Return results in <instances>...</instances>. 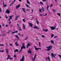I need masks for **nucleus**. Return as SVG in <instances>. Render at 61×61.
<instances>
[{
    "label": "nucleus",
    "instance_id": "f257e3e1",
    "mask_svg": "<svg viewBox=\"0 0 61 61\" xmlns=\"http://www.w3.org/2000/svg\"><path fill=\"white\" fill-rule=\"evenodd\" d=\"M53 46H50L48 47H46V48L48 49L46 50V51H49L50 50H51Z\"/></svg>",
    "mask_w": 61,
    "mask_h": 61
},
{
    "label": "nucleus",
    "instance_id": "f03ea898",
    "mask_svg": "<svg viewBox=\"0 0 61 61\" xmlns=\"http://www.w3.org/2000/svg\"><path fill=\"white\" fill-rule=\"evenodd\" d=\"M23 49H25V47L24 46H23L21 47V50L19 52H21Z\"/></svg>",
    "mask_w": 61,
    "mask_h": 61
},
{
    "label": "nucleus",
    "instance_id": "7ed1b4c3",
    "mask_svg": "<svg viewBox=\"0 0 61 61\" xmlns=\"http://www.w3.org/2000/svg\"><path fill=\"white\" fill-rule=\"evenodd\" d=\"M33 28L34 29H39L40 28L38 27L37 26H35L33 27Z\"/></svg>",
    "mask_w": 61,
    "mask_h": 61
},
{
    "label": "nucleus",
    "instance_id": "20e7f679",
    "mask_svg": "<svg viewBox=\"0 0 61 61\" xmlns=\"http://www.w3.org/2000/svg\"><path fill=\"white\" fill-rule=\"evenodd\" d=\"M5 13H7L8 14H10V11L9 10H7L5 11Z\"/></svg>",
    "mask_w": 61,
    "mask_h": 61
},
{
    "label": "nucleus",
    "instance_id": "39448f33",
    "mask_svg": "<svg viewBox=\"0 0 61 61\" xmlns=\"http://www.w3.org/2000/svg\"><path fill=\"white\" fill-rule=\"evenodd\" d=\"M29 25L30 27H33V25L31 23H29Z\"/></svg>",
    "mask_w": 61,
    "mask_h": 61
},
{
    "label": "nucleus",
    "instance_id": "423d86ee",
    "mask_svg": "<svg viewBox=\"0 0 61 61\" xmlns=\"http://www.w3.org/2000/svg\"><path fill=\"white\" fill-rule=\"evenodd\" d=\"M50 27L52 30H54V29H55V27Z\"/></svg>",
    "mask_w": 61,
    "mask_h": 61
},
{
    "label": "nucleus",
    "instance_id": "0eeeda50",
    "mask_svg": "<svg viewBox=\"0 0 61 61\" xmlns=\"http://www.w3.org/2000/svg\"><path fill=\"white\" fill-rule=\"evenodd\" d=\"M46 60H47L48 59L49 61H50V58H49V56H48L46 58Z\"/></svg>",
    "mask_w": 61,
    "mask_h": 61
},
{
    "label": "nucleus",
    "instance_id": "6e6552de",
    "mask_svg": "<svg viewBox=\"0 0 61 61\" xmlns=\"http://www.w3.org/2000/svg\"><path fill=\"white\" fill-rule=\"evenodd\" d=\"M27 52L28 54H31V50H30L28 51Z\"/></svg>",
    "mask_w": 61,
    "mask_h": 61
},
{
    "label": "nucleus",
    "instance_id": "1a4fd4ad",
    "mask_svg": "<svg viewBox=\"0 0 61 61\" xmlns=\"http://www.w3.org/2000/svg\"><path fill=\"white\" fill-rule=\"evenodd\" d=\"M19 17V16H16V18H15V21H16V20H17V18Z\"/></svg>",
    "mask_w": 61,
    "mask_h": 61
},
{
    "label": "nucleus",
    "instance_id": "9d476101",
    "mask_svg": "<svg viewBox=\"0 0 61 61\" xmlns=\"http://www.w3.org/2000/svg\"><path fill=\"white\" fill-rule=\"evenodd\" d=\"M41 10H42L43 12H44V11H45V8H44V7H42L41 8Z\"/></svg>",
    "mask_w": 61,
    "mask_h": 61
},
{
    "label": "nucleus",
    "instance_id": "9b49d317",
    "mask_svg": "<svg viewBox=\"0 0 61 61\" xmlns=\"http://www.w3.org/2000/svg\"><path fill=\"white\" fill-rule=\"evenodd\" d=\"M20 5H19L17 6H16V9H18V8L20 7Z\"/></svg>",
    "mask_w": 61,
    "mask_h": 61
},
{
    "label": "nucleus",
    "instance_id": "f8f14e48",
    "mask_svg": "<svg viewBox=\"0 0 61 61\" xmlns=\"http://www.w3.org/2000/svg\"><path fill=\"white\" fill-rule=\"evenodd\" d=\"M18 52V50L17 49H16L15 51H14V52L15 53V52Z\"/></svg>",
    "mask_w": 61,
    "mask_h": 61
},
{
    "label": "nucleus",
    "instance_id": "ddd939ff",
    "mask_svg": "<svg viewBox=\"0 0 61 61\" xmlns=\"http://www.w3.org/2000/svg\"><path fill=\"white\" fill-rule=\"evenodd\" d=\"M52 55H53V56L54 57V58H55L56 57L55 56H56V54H54L53 53H52Z\"/></svg>",
    "mask_w": 61,
    "mask_h": 61
},
{
    "label": "nucleus",
    "instance_id": "4468645a",
    "mask_svg": "<svg viewBox=\"0 0 61 61\" xmlns=\"http://www.w3.org/2000/svg\"><path fill=\"white\" fill-rule=\"evenodd\" d=\"M36 22L38 25V24L39 23V22L38 21H37V19H36Z\"/></svg>",
    "mask_w": 61,
    "mask_h": 61
},
{
    "label": "nucleus",
    "instance_id": "2eb2a0df",
    "mask_svg": "<svg viewBox=\"0 0 61 61\" xmlns=\"http://www.w3.org/2000/svg\"><path fill=\"white\" fill-rule=\"evenodd\" d=\"M15 37L16 38H17V39H19V37L17 36V35H15Z\"/></svg>",
    "mask_w": 61,
    "mask_h": 61
},
{
    "label": "nucleus",
    "instance_id": "dca6fc26",
    "mask_svg": "<svg viewBox=\"0 0 61 61\" xmlns=\"http://www.w3.org/2000/svg\"><path fill=\"white\" fill-rule=\"evenodd\" d=\"M8 57L9 58V59H10V60H12L13 59V58H10V56L9 55H8Z\"/></svg>",
    "mask_w": 61,
    "mask_h": 61
},
{
    "label": "nucleus",
    "instance_id": "f3484780",
    "mask_svg": "<svg viewBox=\"0 0 61 61\" xmlns=\"http://www.w3.org/2000/svg\"><path fill=\"white\" fill-rule=\"evenodd\" d=\"M30 44H29V43H28L27 44V46H26V48H28V46H30Z\"/></svg>",
    "mask_w": 61,
    "mask_h": 61
},
{
    "label": "nucleus",
    "instance_id": "a211bd4d",
    "mask_svg": "<svg viewBox=\"0 0 61 61\" xmlns=\"http://www.w3.org/2000/svg\"><path fill=\"white\" fill-rule=\"evenodd\" d=\"M17 32H18V31H16L15 32H13L12 33V34H14V33H17Z\"/></svg>",
    "mask_w": 61,
    "mask_h": 61
},
{
    "label": "nucleus",
    "instance_id": "6ab92c4d",
    "mask_svg": "<svg viewBox=\"0 0 61 61\" xmlns=\"http://www.w3.org/2000/svg\"><path fill=\"white\" fill-rule=\"evenodd\" d=\"M22 25L23 29H25V25H24V24H23Z\"/></svg>",
    "mask_w": 61,
    "mask_h": 61
},
{
    "label": "nucleus",
    "instance_id": "aec40b11",
    "mask_svg": "<svg viewBox=\"0 0 61 61\" xmlns=\"http://www.w3.org/2000/svg\"><path fill=\"white\" fill-rule=\"evenodd\" d=\"M51 43L52 44H53V45H54V41H53L52 40H51Z\"/></svg>",
    "mask_w": 61,
    "mask_h": 61
},
{
    "label": "nucleus",
    "instance_id": "412c9836",
    "mask_svg": "<svg viewBox=\"0 0 61 61\" xmlns=\"http://www.w3.org/2000/svg\"><path fill=\"white\" fill-rule=\"evenodd\" d=\"M27 3L29 4H30V2H29L28 0H27Z\"/></svg>",
    "mask_w": 61,
    "mask_h": 61
},
{
    "label": "nucleus",
    "instance_id": "4be33fe9",
    "mask_svg": "<svg viewBox=\"0 0 61 61\" xmlns=\"http://www.w3.org/2000/svg\"><path fill=\"white\" fill-rule=\"evenodd\" d=\"M22 10H23L24 12L25 13L26 12H25V8H22Z\"/></svg>",
    "mask_w": 61,
    "mask_h": 61
},
{
    "label": "nucleus",
    "instance_id": "5701e85b",
    "mask_svg": "<svg viewBox=\"0 0 61 61\" xmlns=\"http://www.w3.org/2000/svg\"><path fill=\"white\" fill-rule=\"evenodd\" d=\"M26 6L27 7H28L29 8H30V7H29V5H26Z\"/></svg>",
    "mask_w": 61,
    "mask_h": 61
},
{
    "label": "nucleus",
    "instance_id": "b1692460",
    "mask_svg": "<svg viewBox=\"0 0 61 61\" xmlns=\"http://www.w3.org/2000/svg\"><path fill=\"white\" fill-rule=\"evenodd\" d=\"M40 44H41V43L39 42V46L40 47H41V46H40Z\"/></svg>",
    "mask_w": 61,
    "mask_h": 61
},
{
    "label": "nucleus",
    "instance_id": "393cba45",
    "mask_svg": "<svg viewBox=\"0 0 61 61\" xmlns=\"http://www.w3.org/2000/svg\"><path fill=\"white\" fill-rule=\"evenodd\" d=\"M36 54H35L34 57V59L35 60L36 59Z\"/></svg>",
    "mask_w": 61,
    "mask_h": 61
},
{
    "label": "nucleus",
    "instance_id": "a878e982",
    "mask_svg": "<svg viewBox=\"0 0 61 61\" xmlns=\"http://www.w3.org/2000/svg\"><path fill=\"white\" fill-rule=\"evenodd\" d=\"M12 16H10V19H12Z\"/></svg>",
    "mask_w": 61,
    "mask_h": 61
},
{
    "label": "nucleus",
    "instance_id": "bb28decb",
    "mask_svg": "<svg viewBox=\"0 0 61 61\" xmlns=\"http://www.w3.org/2000/svg\"><path fill=\"white\" fill-rule=\"evenodd\" d=\"M39 12H40V13H42V11H41V9H39Z\"/></svg>",
    "mask_w": 61,
    "mask_h": 61
},
{
    "label": "nucleus",
    "instance_id": "cd10ccee",
    "mask_svg": "<svg viewBox=\"0 0 61 61\" xmlns=\"http://www.w3.org/2000/svg\"><path fill=\"white\" fill-rule=\"evenodd\" d=\"M6 6H7V5H4V6H3L4 7H5Z\"/></svg>",
    "mask_w": 61,
    "mask_h": 61
},
{
    "label": "nucleus",
    "instance_id": "c85d7f7f",
    "mask_svg": "<svg viewBox=\"0 0 61 61\" xmlns=\"http://www.w3.org/2000/svg\"><path fill=\"white\" fill-rule=\"evenodd\" d=\"M40 4H41V5H43V3H42V1H41L40 2Z\"/></svg>",
    "mask_w": 61,
    "mask_h": 61
},
{
    "label": "nucleus",
    "instance_id": "c756f323",
    "mask_svg": "<svg viewBox=\"0 0 61 61\" xmlns=\"http://www.w3.org/2000/svg\"><path fill=\"white\" fill-rule=\"evenodd\" d=\"M57 14L58 15H59V16H60V13H57Z\"/></svg>",
    "mask_w": 61,
    "mask_h": 61
},
{
    "label": "nucleus",
    "instance_id": "7c9ffc66",
    "mask_svg": "<svg viewBox=\"0 0 61 61\" xmlns=\"http://www.w3.org/2000/svg\"><path fill=\"white\" fill-rule=\"evenodd\" d=\"M53 53H51V56L52 57V58H53Z\"/></svg>",
    "mask_w": 61,
    "mask_h": 61
},
{
    "label": "nucleus",
    "instance_id": "2f4dec72",
    "mask_svg": "<svg viewBox=\"0 0 61 61\" xmlns=\"http://www.w3.org/2000/svg\"><path fill=\"white\" fill-rule=\"evenodd\" d=\"M51 37H53L54 36V34H52L51 35Z\"/></svg>",
    "mask_w": 61,
    "mask_h": 61
},
{
    "label": "nucleus",
    "instance_id": "473e14b6",
    "mask_svg": "<svg viewBox=\"0 0 61 61\" xmlns=\"http://www.w3.org/2000/svg\"><path fill=\"white\" fill-rule=\"evenodd\" d=\"M6 51L7 53H7H8V49H6Z\"/></svg>",
    "mask_w": 61,
    "mask_h": 61
},
{
    "label": "nucleus",
    "instance_id": "72a5a7b5",
    "mask_svg": "<svg viewBox=\"0 0 61 61\" xmlns=\"http://www.w3.org/2000/svg\"><path fill=\"white\" fill-rule=\"evenodd\" d=\"M35 49L36 50H37L38 49V48H35Z\"/></svg>",
    "mask_w": 61,
    "mask_h": 61
},
{
    "label": "nucleus",
    "instance_id": "f704fd0d",
    "mask_svg": "<svg viewBox=\"0 0 61 61\" xmlns=\"http://www.w3.org/2000/svg\"><path fill=\"white\" fill-rule=\"evenodd\" d=\"M58 56H59V57H60L61 58V56L60 55H58Z\"/></svg>",
    "mask_w": 61,
    "mask_h": 61
},
{
    "label": "nucleus",
    "instance_id": "c9c22d12",
    "mask_svg": "<svg viewBox=\"0 0 61 61\" xmlns=\"http://www.w3.org/2000/svg\"><path fill=\"white\" fill-rule=\"evenodd\" d=\"M16 46H19V44H15Z\"/></svg>",
    "mask_w": 61,
    "mask_h": 61
},
{
    "label": "nucleus",
    "instance_id": "e433bc0d",
    "mask_svg": "<svg viewBox=\"0 0 61 61\" xmlns=\"http://www.w3.org/2000/svg\"><path fill=\"white\" fill-rule=\"evenodd\" d=\"M5 18L6 19H7L8 18V17L6 16V15H5Z\"/></svg>",
    "mask_w": 61,
    "mask_h": 61
},
{
    "label": "nucleus",
    "instance_id": "4c0bfd02",
    "mask_svg": "<svg viewBox=\"0 0 61 61\" xmlns=\"http://www.w3.org/2000/svg\"><path fill=\"white\" fill-rule=\"evenodd\" d=\"M49 8V6L47 5V9H48Z\"/></svg>",
    "mask_w": 61,
    "mask_h": 61
},
{
    "label": "nucleus",
    "instance_id": "58836bf2",
    "mask_svg": "<svg viewBox=\"0 0 61 61\" xmlns=\"http://www.w3.org/2000/svg\"><path fill=\"white\" fill-rule=\"evenodd\" d=\"M45 32H47V31H48V30L46 29L45 30Z\"/></svg>",
    "mask_w": 61,
    "mask_h": 61
},
{
    "label": "nucleus",
    "instance_id": "ea45409f",
    "mask_svg": "<svg viewBox=\"0 0 61 61\" xmlns=\"http://www.w3.org/2000/svg\"><path fill=\"white\" fill-rule=\"evenodd\" d=\"M14 57H16V56L15 55H14Z\"/></svg>",
    "mask_w": 61,
    "mask_h": 61
},
{
    "label": "nucleus",
    "instance_id": "a19ab883",
    "mask_svg": "<svg viewBox=\"0 0 61 61\" xmlns=\"http://www.w3.org/2000/svg\"><path fill=\"white\" fill-rule=\"evenodd\" d=\"M51 6H53V4H51L50 6V7H51Z\"/></svg>",
    "mask_w": 61,
    "mask_h": 61
},
{
    "label": "nucleus",
    "instance_id": "79ce46f5",
    "mask_svg": "<svg viewBox=\"0 0 61 61\" xmlns=\"http://www.w3.org/2000/svg\"><path fill=\"white\" fill-rule=\"evenodd\" d=\"M22 20H23V21L24 22H25V20L24 19H23Z\"/></svg>",
    "mask_w": 61,
    "mask_h": 61
},
{
    "label": "nucleus",
    "instance_id": "37998d69",
    "mask_svg": "<svg viewBox=\"0 0 61 61\" xmlns=\"http://www.w3.org/2000/svg\"><path fill=\"white\" fill-rule=\"evenodd\" d=\"M42 1H43V2H45V1H46V0H42Z\"/></svg>",
    "mask_w": 61,
    "mask_h": 61
},
{
    "label": "nucleus",
    "instance_id": "c03bdc74",
    "mask_svg": "<svg viewBox=\"0 0 61 61\" xmlns=\"http://www.w3.org/2000/svg\"><path fill=\"white\" fill-rule=\"evenodd\" d=\"M0 12H2V10H1V9L0 8Z\"/></svg>",
    "mask_w": 61,
    "mask_h": 61
},
{
    "label": "nucleus",
    "instance_id": "a18cd8bd",
    "mask_svg": "<svg viewBox=\"0 0 61 61\" xmlns=\"http://www.w3.org/2000/svg\"><path fill=\"white\" fill-rule=\"evenodd\" d=\"M28 39V37H27V38H26V39H25V40H27V39Z\"/></svg>",
    "mask_w": 61,
    "mask_h": 61
},
{
    "label": "nucleus",
    "instance_id": "49530a36",
    "mask_svg": "<svg viewBox=\"0 0 61 61\" xmlns=\"http://www.w3.org/2000/svg\"><path fill=\"white\" fill-rule=\"evenodd\" d=\"M8 25H6V27H8Z\"/></svg>",
    "mask_w": 61,
    "mask_h": 61
},
{
    "label": "nucleus",
    "instance_id": "de8ad7c7",
    "mask_svg": "<svg viewBox=\"0 0 61 61\" xmlns=\"http://www.w3.org/2000/svg\"><path fill=\"white\" fill-rule=\"evenodd\" d=\"M42 37H45V36H44V35H42Z\"/></svg>",
    "mask_w": 61,
    "mask_h": 61
},
{
    "label": "nucleus",
    "instance_id": "09e8293b",
    "mask_svg": "<svg viewBox=\"0 0 61 61\" xmlns=\"http://www.w3.org/2000/svg\"><path fill=\"white\" fill-rule=\"evenodd\" d=\"M57 36H55L54 37V38H56V37H57Z\"/></svg>",
    "mask_w": 61,
    "mask_h": 61
},
{
    "label": "nucleus",
    "instance_id": "8fccbe9b",
    "mask_svg": "<svg viewBox=\"0 0 61 61\" xmlns=\"http://www.w3.org/2000/svg\"><path fill=\"white\" fill-rule=\"evenodd\" d=\"M34 47H35V48H36V46H34Z\"/></svg>",
    "mask_w": 61,
    "mask_h": 61
},
{
    "label": "nucleus",
    "instance_id": "3c124183",
    "mask_svg": "<svg viewBox=\"0 0 61 61\" xmlns=\"http://www.w3.org/2000/svg\"><path fill=\"white\" fill-rule=\"evenodd\" d=\"M10 45L11 46H12V44H10Z\"/></svg>",
    "mask_w": 61,
    "mask_h": 61
},
{
    "label": "nucleus",
    "instance_id": "603ef678",
    "mask_svg": "<svg viewBox=\"0 0 61 61\" xmlns=\"http://www.w3.org/2000/svg\"><path fill=\"white\" fill-rule=\"evenodd\" d=\"M4 51L3 50H2V51H0L1 52H3Z\"/></svg>",
    "mask_w": 61,
    "mask_h": 61
},
{
    "label": "nucleus",
    "instance_id": "864d4df0",
    "mask_svg": "<svg viewBox=\"0 0 61 61\" xmlns=\"http://www.w3.org/2000/svg\"><path fill=\"white\" fill-rule=\"evenodd\" d=\"M3 5H5V4L4 3V2H3Z\"/></svg>",
    "mask_w": 61,
    "mask_h": 61
},
{
    "label": "nucleus",
    "instance_id": "5fc2aeb1",
    "mask_svg": "<svg viewBox=\"0 0 61 61\" xmlns=\"http://www.w3.org/2000/svg\"><path fill=\"white\" fill-rule=\"evenodd\" d=\"M15 45H16V44H17V42L16 41L15 43Z\"/></svg>",
    "mask_w": 61,
    "mask_h": 61
},
{
    "label": "nucleus",
    "instance_id": "6e6d98bb",
    "mask_svg": "<svg viewBox=\"0 0 61 61\" xmlns=\"http://www.w3.org/2000/svg\"><path fill=\"white\" fill-rule=\"evenodd\" d=\"M1 27H2V26H1V25L0 24V28H1Z\"/></svg>",
    "mask_w": 61,
    "mask_h": 61
},
{
    "label": "nucleus",
    "instance_id": "4d7b16f0",
    "mask_svg": "<svg viewBox=\"0 0 61 61\" xmlns=\"http://www.w3.org/2000/svg\"><path fill=\"white\" fill-rule=\"evenodd\" d=\"M46 15H47V14H46L44 15V16H46Z\"/></svg>",
    "mask_w": 61,
    "mask_h": 61
},
{
    "label": "nucleus",
    "instance_id": "13d9d810",
    "mask_svg": "<svg viewBox=\"0 0 61 61\" xmlns=\"http://www.w3.org/2000/svg\"><path fill=\"white\" fill-rule=\"evenodd\" d=\"M18 35L19 36H20V35H21V34H20L19 33H18Z\"/></svg>",
    "mask_w": 61,
    "mask_h": 61
},
{
    "label": "nucleus",
    "instance_id": "bf43d9fd",
    "mask_svg": "<svg viewBox=\"0 0 61 61\" xmlns=\"http://www.w3.org/2000/svg\"><path fill=\"white\" fill-rule=\"evenodd\" d=\"M9 32H10V31H9L7 33V34H9Z\"/></svg>",
    "mask_w": 61,
    "mask_h": 61
},
{
    "label": "nucleus",
    "instance_id": "052dcab7",
    "mask_svg": "<svg viewBox=\"0 0 61 61\" xmlns=\"http://www.w3.org/2000/svg\"><path fill=\"white\" fill-rule=\"evenodd\" d=\"M1 46H4V44H1Z\"/></svg>",
    "mask_w": 61,
    "mask_h": 61
},
{
    "label": "nucleus",
    "instance_id": "680f3d73",
    "mask_svg": "<svg viewBox=\"0 0 61 61\" xmlns=\"http://www.w3.org/2000/svg\"><path fill=\"white\" fill-rule=\"evenodd\" d=\"M12 5V4H10V6H11V5Z\"/></svg>",
    "mask_w": 61,
    "mask_h": 61
},
{
    "label": "nucleus",
    "instance_id": "e2e57ef3",
    "mask_svg": "<svg viewBox=\"0 0 61 61\" xmlns=\"http://www.w3.org/2000/svg\"><path fill=\"white\" fill-rule=\"evenodd\" d=\"M10 20H11V19H9L8 20L9 21H10Z\"/></svg>",
    "mask_w": 61,
    "mask_h": 61
},
{
    "label": "nucleus",
    "instance_id": "0e129e2a",
    "mask_svg": "<svg viewBox=\"0 0 61 61\" xmlns=\"http://www.w3.org/2000/svg\"><path fill=\"white\" fill-rule=\"evenodd\" d=\"M11 22H9V24H11Z\"/></svg>",
    "mask_w": 61,
    "mask_h": 61
},
{
    "label": "nucleus",
    "instance_id": "69168bd1",
    "mask_svg": "<svg viewBox=\"0 0 61 61\" xmlns=\"http://www.w3.org/2000/svg\"><path fill=\"white\" fill-rule=\"evenodd\" d=\"M17 25L18 26H19V24H17Z\"/></svg>",
    "mask_w": 61,
    "mask_h": 61
},
{
    "label": "nucleus",
    "instance_id": "338daca9",
    "mask_svg": "<svg viewBox=\"0 0 61 61\" xmlns=\"http://www.w3.org/2000/svg\"><path fill=\"white\" fill-rule=\"evenodd\" d=\"M53 12H56V11H55V10H53Z\"/></svg>",
    "mask_w": 61,
    "mask_h": 61
},
{
    "label": "nucleus",
    "instance_id": "774afa93",
    "mask_svg": "<svg viewBox=\"0 0 61 61\" xmlns=\"http://www.w3.org/2000/svg\"><path fill=\"white\" fill-rule=\"evenodd\" d=\"M38 48V49H41V48Z\"/></svg>",
    "mask_w": 61,
    "mask_h": 61
}]
</instances>
